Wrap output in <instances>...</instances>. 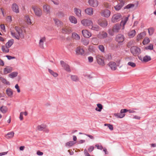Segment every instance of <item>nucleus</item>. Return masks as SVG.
I'll use <instances>...</instances> for the list:
<instances>
[{
    "label": "nucleus",
    "instance_id": "5701e85b",
    "mask_svg": "<svg viewBox=\"0 0 156 156\" xmlns=\"http://www.w3.org/2000/svg\"><path fill=\"white\" fill-rule=\"evenodd\" d=\"M6 93L8 97H12L13 93V90L10 88H8L6 90Z\"/></svg>",
    "mask_w": 156,
    "mask_h": 156
},
{
    "label": "nucleus",
    "instance_id": "a19ab883",
    "mask_svg": "<svg viewBox=\"0 0 156 156\" xmlns=\"http://www.w3.org/2000/svg\"><path fill=\"white\" fill-rule=\"evenodd\" d=\"M127 65L134 68L136 66V63L131 61L127 63Z\"/></svg>",
    "mask_w": 156,
    "mask_h": 156
},
{
    "label": "nucleus",
    "instance_id": "7ed1b4c3",
    "mask_svg": "<svg viewBox=\"0 0 156 156\" xmlns=\"http://www.w3.org/2000/svg\"><path fill=\"white\" fill-rule=\"evenodd\" d=\"M32 8L37 16L40 17L42 15V11L39 7L37 6H32Z\"/></svg>",
    "mask_w": 156,
    "mask_h": 156
},
{
    "label": "nucleus",
    "instance_id": "bb28decb",
    "mask_svg": "<svg viewBox=\"0 0 156 156\" xmlns=\"http://www.w3.org/2000/svg\"><path fill=\"white\" fill-rule=\"evenodd\" d=\"M74 11L76 15L77 16L80 17L81 16V10L80 9L76 8L74 9Z\"/></svg>",
    "mask_w": 156,
    "mask_h": 156
},
{
    "label": "nucleus",
    "instance_id": "58836bf2",
    "mask_svg": "<svg viewBox=\"0 0 156 156\" xmlns=\"http://www.w3.org/2000/svg\"><path fill=\"white\" fill-rule=\"evenodd\" d=\"M46 126L44 125H39L37 127V129L39 131L43 130L45 129Z\"/></svg>",
    "mask_w": 156,
    "mask_h": 156
},
{
    "label": "nucleus",
    "instance_id": "774afa93",
    "mask_svg": "<svg viewBox=\"0 0 156 156\" xmlns=\"http://www.w3.org/2000/svg\"><path fill=\"white\" fill-rule=\"evenodd\" d=\"M37 154L38 155L41 156L43 155V153L40 151H38L37 152Z\"/></svg>",
    "mask_w": 156,
    "mask_h": 156
},
{
    "label": "nucleus",
    "instance_id": "aec40b11",
    "mask_svg": "<svg viewBox=\"0 0 156 156\" xmlns=\"http://www.w3.org/2000/svg\"><path fill=\"white\" fill-rule=\"evenodd\" d=\"M76 54L78 55H83L84 53V51L80 47H78L76 50Z\"/></svg>",
    "mask_w": 156,
    "mask_h": 156
},
{
    "label": "nucleus",
    "instance_id": "c9c22d12",
    "mask_svg": "<svg viewBox=\"0 0 156 156\" xmlns=\"http://www.w3.org/2000/svg\"><path fill=\"white\" fill-rule=\"evenodd\" d=\"M25 20L28 24L30 25L32 23L30 18L28 15H26L25 16Z\"/></svg>",
    "mask_w": 156,
    "mask_h": 156
},
{
    "label": "nucleus",
    "instance_id": "a211bd4d",
    "mask_svg": "<svg viewBox=\"0 0 156 156\" xmlns=\"http://www.w3.org/2000/svg\"><path fill=\"white\" fill-rule=\"evenodd\" d=\"M139 59L142 62H147L151 60V58L150 56L146 55L143 58L139 57Z\"/></svg>",
    "mask_w": 156,
    "mask_h": 156
},
{
    "label": "nucleus",
    "instance_id": "de8ad7c7",
    "mask_svg": "<svg viewBox=\"0 0 156 156\" xmlns=\"http://www.w3.org/2000/svg\"><path fill=\"white\" fill-rule=\"evenodd\" d=\"M98 48L99 50L102 52H104L105 51V48L103 45H100L98 46Z\"/></svg>",
    "mask_w": 156,
    "mask_h": 156
},
{
    "label": "nucleus",
    "instance_id": "680f3d73",
    "mask_svg": "<svg viewBox=\"0 0 156 156\" xmlns=\"http://www.w3.org/2000/svg\"><path fill=\"white\" fill-rule=\"evenodd\" d=\"M51 1L55 5H58L59 4V2L58 0H51Z\"/></svg>",
    "mask_w": 156,
    "mask_h": 156
},
{
    "label": "nucleus",
    "instance_id": "bf43d9fd",
    "mask_svg": "<svg viewBox=\"0 0 156 156\" xmlns=\"http://www.w3.org/2000/svg\"><path fill=\"white\" fill-rule=\"evenodd\" d=\"M95 146L97 147L98 149L102 150L103 149V147L101 145H99V144H97L95 145Z\"/></svg>",
    "mask_w": 156,
    "mask_h": 156
},
{
    "label": "nucleus",
    "instance_id": "9d476101",
    "mask_svg": "<svg viewBox=\"0 0 156 156\" xmlns=\"http://www.w3.org/2000/svg\"><path fill=\"white\" fill-rule=\"evenodd\" d=\"M46 41V38L45 36L41 37L39 42V46L41 48H44V44Z\"/></svg>",
    "mask_w": 156,
    "mask_h": 156
},
{
    "label": "nucleus",
    "instance_id": "a18cd8bd",
    "mask_svg": "<svg viewBox=\"0 0 156 156\" xmlns=\"http://www.w3.org/2000/svg\"><path fill=\"white\" fill-rule=\"evenodd\" d=\"M123 6V5H122L120 4V3H119V4H118L117 5L115 6L114 7V8H115V10H119L122 8V7Z\"/></svg>",
    "mask_w": 156,
    "mask_h": 156
},
{
    "label": "nucleus",
    "instance_id": "8fccbe9b",
    "mask_svg": "<svg viewBox=\"0 0 156 156\" xmlns=\"http://www.w3.org/2000/svg\"><path fill=\"white\" fill-rule=\"evenodd\" d=\"M75 143L73 141H70L66 143V145L69 146H72L75 144Z\"/></svg>",
    "mask_w": 156,
    "mask_h": 156
},
{
    "label": "nucleus",
    "instance_id": "c03bdc74",
    "mask_svg": "<svg viewBox=\"0 0 156 156\" xmlns=\"http://www.w3.org/2000/svg\"><path fill=\"white\" fill-rule=\"evenodd\" d=\"M14 133L13 132H9L6 135L7 138H12L14 136Z\"/></svg>",
    "mask_w": 156,
    "mask_h": 156
},
{
    "label": "nucleus",
    "instance_id": "dca6fc26",
    "mask_svg": "<svg viewBox=\"0 0 156 156\" xmlns=\"http://www.w3.org/2000/svg\"><path fill=\"white\" fill-rule=\"evenodd\" d=\"M98 23L101 26L105 27L108 25L107 22L105 19H100L98 20Z\"/></svg>",
    "mask_w": 156,
    "mask_h": 156
},
{
    "label": "nucleus",
    "instance_id": "f3484780",
    "mask_svg": "<svg viewBox=\"0 0 156 156\" xmlns=\"http://www.w3.org/2000/svg\"><path fill=\"white\" fill-rule=\"evenodd\" d=\"M108 65L112 70H115L117 69L116 64L115 62H110L108 64Z\"/></svg>",
    "mask_w": 156,
    "mask_h": 156
},
{
    "label": "nucleus",
    "instance_id": "72a5a7b5",
    "mask_svg": "<svg viewBox=\"0 0 156 156\" xmlns=\"http://www.w3.org/2000/svg\"><path fill=\"white\" fill-rule=\"evenodd\" d=\"M89 28L95 31H98L99 30V27L97 25H93L90 26V27H89Z\"/></svg>",
    "mask_w": 156,
    "mask_h": 156
},
{
    "label": "nucleus",
    "instance_id": "f704fd0d",
    "mask_svg": "<svg viewBox=\"0 0 156 156\" xmlns=\"http://www.w3.org/2000/svg\"><path fill=\"white\" fill-rule=\"evenodd\" d=\"M72 38L76 40H79L80 39V36L76 33H73L72 34Z\"/></svg>",
    "mask_w": 156,
    "mask_h": 156
},
{
    "label": "nucleus",
    "instance_id": "473e14b6",
    "mask_svg": "<svg viewBox=\"0 0 156 156\" xmlns=\"http://www.w3.org/2000/svg\"><path fill=\"white\" fill-rule=\"evenodd\" d=\"M0 80L4 84L7 85H10V82L7 81L5 79L2 77H0Z\"/></svg>",
    "mask_w": 156,
    "mask_h": 156
},
{
    "label": "nucleus",
    "instance_id": "cd10ccee",
    "mask_svg": "<svg viewBox=\"0 0 156 156\" xmlns=\"http://www.w3.org/2000/svg\"><path fill=\"white\" fill-rule=\"evenodd\" d=\"M69 20L70 21L73 23L76 24L77 22L76 18L73 16H69Z\"/></svg>",
    "mask_w": 156,
    "mask_h": 156
},
{
    "label": "nucleus",
    "instance_id": "f8f14e48",
    "mask_svg": "<svg viewBox=\"0 0 156 156\" xmlns=\"http://www.w3.org/2000/svg\"><path fill=\"white\" fill-rule=\"evenodd\" d=\"M88 3L92 7H96L98 5V2L97 0H89Z\"/></svg>",
    "mask_w": 156,
    "mask_h": 156
},
{
    "label": "nucleus",
    "instance_id": "13d9d810",
    "mask_svg": "<svg viewBox=\"0 0 156 156\" xmlns=\"http://www.w3.org/2000/svg\"><path fill=\"white\" fill-rule=\"evenodd\" d=\"M146 48L147 49L153 50V44H150V45L146 47Z\"/></svg>",
    "mask_w": 156,
    "mask_h": 156
},
{
    "label": "nucleus",
    "instance_id": "09e8293b",
    "mask_svg": "<svg viewBox=\"0 0 156 156\" xmlns=\"http://www.w3.org/2000/svg\"><path fill=\"white\" fill-rule=\"evenodd\" d=\"M154 30V29L152 28H150L148 29V32L150 35H151L153 34Z\"/></svg>",
    "mask_w": 156,
    "mask_h": 156
},
{
    "label": "nucleus",
    "instance_id": "4468645a",
    "mask_svg": "<svg viewBox=\"0 0 156 156\" xmlns=\"http://www.w3.org/2000/svg\"><path fill=\"white\" fill-rule=\"evenodd\" d=\"M125 37L123 35L119 34L116 37V41L119 43H122L124 40Z\"/></svg>",
    "mask_w": 156,
    "mask_h": 156
},
{
    "label": "nucleus",
    "instance_id": "1a4fd4ad",
    "mask_svg": "<svg viewBox=\"0 0 156 156\" xmlns=\"http://www.w3.org/2000/svg\"><path fill=\"white\" fill-rule=\"evenodd\" d=\"M72 32L71 28L68 26H66L63 27L62 29V33L64 34H69Z\"/></svg>",
    "mask_w": 156,
    "mask_h": 156
},
{
    "label": "nucleus",
    "instance_id": "39448f33",
    "mask_svg": "<svg viewBox=\"0 0 156 156\" xmlns=\"http://www.w3.org/2000/svg\"><path fill=\"white\" fill-rule=\"evenodd\" d=\"M128 110L126 109H122L120 112L118 113H115L114 115L118 118H122L125 116V113L127 112Z\"/></svg>",
    "mask_w": 156,
    "mask_h": 156
},
{
    "label": "nucleus",
    "instance_id": "79ce46f5",
    "mask_svg": "<svg viewBox=\"0 0 156 156\" xmlns=\"http://www.w3.org/2000/svg\"><path fill=\"white\" fill-rule=\"evenodd\" d=\"M18 74V73L17 72H13L9 74V76L11 78H13L14 77L16 76Z\"/></svg>",
    "mask_w": 156,
    "mask_h": 156
},
{
    "label": "nucleus",
    "instance_id": "4c0bfd02",
    "mask_svg": "<svg viewBox=\"0 0 156 156\" xmlns=\"http://www.w3.org/2000/svg\"><path fill=\"white\" fill-rule=\"evenodd\" d=\"M103 6L105 8L107 9H109L111 7V5L110 4L106 2H103Z\"/></svg>",
    "mask_w": 156,
    "mask_h": 156
},
{
    "label": "nucleus",
    "instance_id": "ddd939ff",
    "mask_svg": "<svg viewBox=\"0 0 156 156\" xmlns=\"http://www.w3.org/2000/svg\"><path fill=\"white\" fill-rule=\"evenodd\" d=\"M83 36L86 38H89L91 36V34L86 30H83L82 31Z\"/></svg>",
    "mask_w": 156,
    "mask_h": 156
},
{
    "label": "nucleus",
    "instance_id": "0e129e2a",
    "mask_svg": "<svg viewBox=\"0 0 156 156\" xmlns=\"http://www.w3.org/2000/svg\"><path fill=\"white\" fill-rule=\"evenodd\" d=\"M15 88L17 89V91L18 93H20V92L19 87L18 84H16L15 86Z\"/></svg>",
    "mask_w": 156,
    "mask_h": 156
},
{
    "label": "nucleus",
    "instance_id": "ea45409f",
    "mask_svg": "<svg viewBox=\"0 0 156 156\" xmlns=\"http://www.w3.org/2000/svg\"><path fill=\"white\" fill-rule=\"evenodd\" d=\"M48 70L50 73L54 77H56L58 76V75L57 73L54 72L53 71L50 69H49Z\"/></svg>",
    "mask_w": 156,
    "mask_h": 156
},
{
    "label": "nucleus",
    "instance_id": "052dcab7",
    "mask_svg": "<svg viewBox=\"0 0 156 156\" xmlns=\"http://www.w3.org/2000/svg\"><path fill=\"white\" fill-rule=\"evenodd\" d=\"M94 146H90L89 148L88 149V151L89 152H91L94 149Z\"/></svg>",
    "mask_w": 156,
    "mask_h": 156
},
{
    "label": "nucleus",
    "instance_id": "393cba45",
    "mask_svg": "<svg viewBox=\"0 0 156 156\" xmlns=\"http://www.w3.org/2000/svg\"><path fill=\"white\" fill-rule=\"evenodd\" d=\"M146 35V33L145 32H143L138 34L136 37V40L138 41L142 39L143 37Z\"/></svg>",
    "mask_w": 156,
    "mask_h": 156
},
{
    "label": "nucleus",
    "instance_id": "412c9836",
    "mask_svg": "<svg viewBox=\"0 0 156 156\" xmlns=\"http://www.w3.org/2000/svg\"><path fill=\"white\" fill-rule=\"evenodd\" d=\"M12 67L7 66L3 69V74H6L10 73L12 71Z\"/></svg>",
    "mask_w": 156,
    "mask_h": 156
},
{
    "label": "nucleus",
    "instance_id": "603ef678",
    "mask_svg": "<svg viewBox=\"0 0 156 156\" xmlns=\"http://www.w3.org/2000/svg\"><path fill=\"white\" fill-rule=\"evenodd\" d=\"M8 111L7 108H0V111L3 113H6Z\"/></svg>",
    "mask_w": 156,
    "mask_h": 156
},
{
    "label": "nucleus",
    "instance_id": "b1692460",
    "mask_svg": "<svg viewBox=\"0 0 156 156\" xmlns=\"http://www.w3.org/2000/svg\"><path fill=\"white\" fill-rule=\"evenodd\" d=\"M12 8L13 12L16 13L19 12L18 6L16 4H13L12 5Z\"/></svg>",
    "mask_w": 156,
    "mask_h": 156
},
{
    "label": "nucleus",
    "instance_id": "20e7f679",
    "mask_svg": "<svg viewBox=\"0 0 156 156\" xmlns=\"http://www.w3.org/2000/svg\"><path fill=\"white\" fill-rule=\"evenodd\" d=\"M131 52L133 55L136 56L140 53V50L137 47L133 46L131 48Z\"/></svg>",
    "mask_w": 156,
    "mask_h": 156
},
{
    "label": "nucleus",
    "instance_id": "c756f323",
    "mask_svg": "<svg viewBox=\"0 0 156 156\" xmlns=\"http://www.w3.org/2000/svg\"><path fill=\"white\" fill-rule=\"evenodd\" d=\"M14 42V40L13 39H10L6 43L5 45L9 47V48L13 44Z\"/></svg>",
    "mask_w": 156,
    "mask_h": 156
},
{
    "label": "nucleus",
    "instance_id": "864d4df0",
    "mask_svg": "<svg viewBox=\"0 0 156 156\" xmlns=\"http://www.w3.org/2000/svg\"><path fill=\"white\" fill-rule=\"evenodd\" d=\"M104 125L105 126H107L108 128H109V129L111 130H112L113 129V126L111 124H104Z\"/></svg>",
    "mask_w": 156,
    "mask_h": 156
},
{
    "label": "nucleus",
    "instance_id": "49530a36",
    "mask_svg": "<svg viewBox=\"0 0 156 156\" xmlns=\"http://www.w3.org/2000/svg\"><path fill=\"white\" fill-rule=\"evenodd\" d=\"M150 41V39L149 38L146 37L144 40L143 41V43L144 45L147 44Z\"/></svg>",
    "mask_w": 156,
    "mask_h": 156
},
{
    "label": "nucleus",
    "instance_id": "4d7b16f0",
    "mask_svg": "<svg viewBox=\"0 0 156 156\" xmlns=\"http://www.w3.org/2000/svg\"><path fill=\"white\" fill-rule=\"evenodd\" d=\"M82 43L85 45H87L89 44V41L88 40L84 39L82 41Z\"/></svg>",
    "mask_w": 156,
    "mask_h": 156
},
{
    "label": "nucleus",
    "instance_id": "5fc2aeb1",
    "mask_svg": "<svg viewBox=\"0 0 156 156\" xmlns=\"http://www.w3.org/2000/svg\"><path fill=\"white\" fill-rule=\"evenodd\" d=\"M134 6V5L132 4H130L126 5L125 8L126 9H130V8H133Z\"/></svg>",
    "mask_w": 156,
    "mask_h": 156
},
{
    "label": "nucleus",
    "instance_id": "69168bd1",
    "mask_svg": "<svg viewBox=\"0 0 156 156\" xmlns=\"http://www.w3.org/2000/svg\"><path fill=\"white\" fill-rule=\"evenodd\" d=\"M88 61L90 62H92L93 61V58L92 56H90L88 58Z\"/></svg>",
    "mask_w": 156,
    "mask_h": 156
},
{
    "label": "nucleus",
    "instance_id": "6e6552de",
    "mask_svg": "<svg viewBox=\"0 0 156 156\" xmlns=\"http://www.w3.org/2000/svg\"><path fill=\"white\" fill-rule=\"evenodd\" d=\"M121 17V15L119 13L114 15L112 18V21L113 23H115L119 21Z\"/></svg>",
    "mask_w": 156,
    "mask_h": 156
},
{
    "label": "nucleus",
    "instance_id": "3c124183",
    "mask_svg": "<svg viewBox=\"0 0 156 156\" xmlns=\"http://www.w3.org/2000/svg\"><path fill=\"white\" fill-rule=\"evenodd\" d=\"M108 32L109 34L112 36H113L114 35V33H115L113 30V29H109Z\"/></svg>",
    "mask_w": 156,
    "mask_h": 156
},
{
    "label": "nucleus",
    "instance_id": "e2e57ef3",
    "mask_svg": "<svg viewBox=\"0 0 156 156\" xmlns=\"http://www.w3.org/2000/svg\"><path fill=\"white\" fill-rule=\"evenodd\" d=\"M24 114V112H20L19 118L21 120H22L23 119V115Z\"/></svg>",
    "mask_w": 156,
    "mask_h": 156
},
{
    "label": "nucleus",
    "instance_id": "a878e982",
    "mask_svg": "<svg viewBox=\"0 0 156 156\" xmlns=\"http://www.w3.org/2000/svg\"><path fill=\"white\" fill-rule=\"evenodd\" d=\"M85 12L86 14L90 16L93 14V9L92 8L90 7L86 9Z\"/></svg>",
    "mask_w": 156,
    "mask_h": 156
},
{
    "label": "nucleus",
    "instance_id": "37998d69",
    "mask_svg": "<svg viewBox=\"0 0 156 156\" xmlns=\"http://www.w3.org/2000/svg\"><path fill=\"white\" fill-rule=\"evenodd\" d=\"M71 80L74 81H77L79 80V78L76 75L71 76Z\"/></svg>",
    "mask_w": 156,
    "mask_h": 156
},
{
    "label": "nucleus",
    "instance_id": "6e6d98bb",
    "mask_svg": "<svg viewBox=\"0 0 156 156\" xmlns=\"http://www.w3.org/2000/svg\"><path fill=\"white\" fill-rule=\"evenodd\" d=\"M128 0H118V1L119 2V3H120V4L122 5L123 6L124 5L125 3H126Z\"/></svg>",
    "mask_w": 156,
    "mask_h": 156
},
{
    "label": "nucleus",
    "instance_id": "338daca9",
    "mask_svg": "<svg viewBox=\"0 0 156 156\" xmlns=\"http://www.w3.org/2000/svg\"><path fill=\"white\" fill-rule=\"evenodd\" d=\"M1 28L3 31H5V26L4 24H1L0 25Z\"/></svg>",
    "mask_w": 156,
    "mask_h": 156
},
{
    "label": "nucleus",
    "instance_id": "7c9ffc66",
    "mask_svg": "<svg viewBox=\"0 0 156 156\" xmlns=\"http://www.w3.org/2000/svg\"><path fill=\"white\" fill-rule=\"evenodd\" d=\"M9 47H8L5 44V45H2V51L4 53H8L9 51Z\"/></svg>",
    "mask_w": 156,
    "mask_h": 156
},
{
    "label": "nucleus",
    "instance_id": "2eb2a0df",
    "mask_svg": "<svg viewBox=\"0 0 156 156\" xmlns=\"http://www.w3.org/2000/svg\"><path fill=\"white\" fill-rule=\"evenodd\" d=\"M60 63L62 66L64 67V69L68 72H70L71 71L70 69L69 66L66 63H65L64 61H60Z\"/></svg>",
    "mask_w": 156,
    "mask_h": 156
},
{
    "label": "nucleus",
    "instance_id": "0eeeda50",
    "mask_svg": "<svg viewBox=\"0 0 156 156\" xmlns=\"http://www.w3.org/2000/svg\"><path fill=\"white\" fill-rule=\"evenodd\" d=\"M101 15L103 17L108 18L110 15V11L107 9H105L102 10L101 12Z\"/></svg>",
    "mask_w": 156,
    "mask_h": 156
},
{
    "label": "nucleus",
    "instance_id": "6ab92c4d",
    "mask_svg": "<svg viewBox=\"0 0 156 156\" xmlns=\"http://www.w3.org/2000/svg\"><path fill=\"white\" fill-rule=\"evenodd\" d=\"M122 25L121 24H116L113 26V29L114 31L115 32L117 33L118 32L121 28V27Z\"/></svg>",
    "mask_w": 156,
    "mask_h": 156
},
{
    "label": "nucleus",
    "instance_id": "e433bc0d",
    "mask_svg": "<svg viewBox=\"0 0 156 156\" xmlns=\"http://www.w3.org/2000/svg\"><path fill=\"white\" fill-rule=\"evenodd\" d=\"M128 20V17H126L124 19V20H122L120 24H121L122 25V29H123L124 28V26L126 24L127 21Z\"/></svg>",
    "mask_w": 156,
    "mask_h": 156
},
{
    "label": "nucleus",
    "instance_id": "423d86ee",
    "mask_svg": "<svg viewBox=\"0 0 156 156\" xmlns=\"http://www.w3.org/2000/svg\"><path fill=\"white\" fill-rule=\"evenodd\" d=\"M81 23L83 26H88L89 27H90V26L93 24L92 21L89 19H83L81 20Z\"/></svg>",
    "mask_w": 156,
    "mask_h": 156
},
{
    "label": "nucleus",
    "instance_id": "c85d7f7f",
    "mask_svg": "<svg viewBox=\"0 0 156 156\" xmlns=\"http://www.w3.org/2000/svg\"><path fill=\"white\" fill-rule=\"evenodd\" d=\"M136 34V31L134 30H130L128 33V35L130 38L133 37Z\"/></svg>",
    "mask_w": 156,
    "mask_h": 156
},
{
    "label": "nucleus",
    "instance_id": "4be33fe9",
    "mask_svg": "<svg viewBox=\"0 0 156 156\" xmlns=\"http://www.w3.org/2000/svg\"><path fill=\"white\" fill-rule=\"evenodd\" d=\"M43 8L44 12H45L46 14L50 13V6L47 4H45L44 5Z\"/></svg>",
    "mask_w": 156,
    "mask_h": 156
},
{
    "label": "nucleus",
    "instance_id": "f03ea898",
    "mask_svg": "<svg viewBox=\"0 0 156 156\" xmlns=\"http://www.w3.org/2000/svg\"><path fill=\"white\" fill-rule=\"evenodd\" d=\"M96 58L98 64L100 66H103L105 65L104 57L99 55L96 56Z\"/></svg>",
    "mask_w": 156,
    "mask_h": 156
},
{
    "label": "nucleus",
    "instance_id": "2f4dec72",
    "mask_svg": "<svg viewBox=\"0 0 156 156\" xmlns=\"http://www.w3.org/2000/svg\"><path fill=\"white\" fill-rule=\"evenodd\" d=\"M54 21L55 25L58 27H60L63 24L62 22L58 19H54Z\"/></svg>",
    "mask_w": 156,
    "mask_h": 156
},
{
    "label": "nucleus",
    "instance_id": "f257e3e1",
    "mask_svg": "<svg viewBox=\"0 0 156 156\" xmlns=\"http://www.w3.org/2000/svg\"><path fill=\"white\" fill-rule=\"evenodd\" d=\"M14 28L16 33L14 32L12 30H11L10 32L12 36L18 40L24 38V34L22 28L18 26L15 27Z\"/></svg>",
    "mask_w": 156,
    "mask_h": 156
},
{
    "label": "nucleus",
    "instance_id": "9b49d317",
    "mask_svg": "<svg viewBox=\"0 0 156 156\" xmlns=\"http://www.w3.org/2000/svg\"><path fill=\"white\" fill-rule=\"evenodd\" d=\"M108 36V34L104 31H101L97 35L98 37L100 39H103L106 38Z\"/></svg>",
    "mask_w": 156,
    "mask_h": 156
}]
</instances>
